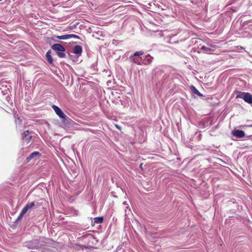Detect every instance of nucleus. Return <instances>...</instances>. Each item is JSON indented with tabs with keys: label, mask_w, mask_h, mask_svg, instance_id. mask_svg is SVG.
Segmentation results:
<instances>
[{
	"label": "nucleus",
	"mask_w": 252,
	"mask_h": 252,
	"mask_svg": "<svg viewBox=\"0 0 252 252\" xmlns=\"http://www.w3.org/2000/svg\"><path fill=\"white\" fill-rule=\"evenodd\" d=\"M40 153L38 152H34L30 154V155L27 158V161L29 162L32 159L36 157H39Z\"/></svg>",
	"instance_id": "6e6552de"
},
{
	"label": "nucleus",
	"mask_w": 252,
	"mask_h": 252,
	"mask_svg": "<svg viewBox=\"0 0 252 252\" xmlns=\"http://www.w3.org/2000/svg\"><path fill=\"white\" fill-rule=\"evenodd\" d=\"M46 58H47V59L48 62L50 63H51L53 62V59H52V56L51 55V52L50 51H48L46 53Z\"/></svg>",
	"instance_id": "4468645a"
},
{
	"label": "nucleus",
	"mask_w": 252,
	"mask_h": 252,
	"mask_svg": "<svg viewBox=\"0 0 252 252\" xmlns=\"http://www.w3.org/2000/svg\"><path fill=\"white\" fill-rule=\"evenodd\" d=\"M200 50L204 53H210L213 51V50L211 48L207 47L205 46H202L200 48Z\"/></svg>",
	"instance_id": "9b49d317"
},
{
	"label": "nucleus",
	"mask_w": 252,
	"mask_h": 252,
	"mask_svg": "<svg viewBox=\"0 0 252 252\" xmlns=\"http://www.w3.org/2000/svg\"><path fill=\"white\" fill-rule=\"evenodd\" d=\"M52 108L54 109V111L56 112V114L60 118H62L63 120H65L67 118V116L63 113L62 110L57 106L53 105L52 106Z\"/></svg>",
	"instance_id": "39448f33"
},
{
	"label": "nucleus",
	"mask_w": 252,
	"mask_h": 252,
	"mask_svg": "<svg viewBox=\"0 0 252 252\" xmlns=\"http://www.w3.org/2000/svg\"><path fill=\"white\" fill-rule=\"evenodd\" d=\"M123 204H124V205H127L126 202V201H124V202H123Z\"/></svg>",
	"instance_id": "412c9836"
},
{
	"label": "nucleus",
	"mask_w": 252,
	"mask_h": 252,
	"mask_svg": "<svg viewBox=\"0 0 252 252\" xmlns=\"http://www.w3.org/2000/svg\"><path fill=\"white\" fill-rule=\"evenodd\" d=\"M247 127H252V125H249V126H247Z\"/></svg>",
	"instance_id": "4be33fe9"
},
{
	"label": "nucleus",
	"mask_w": 252,
	"mask_h": 252,
	"mask_svg": "<svg viewBox=\"0 0 252 252\" xmlns=\"http://www.w3.org/2000/svg\"><path fill=\"white\" fill-rule=\"evenodd\" d=\"M236 97L243 99L248 103L252 104V94L249 93L238 92Z\"/></svg>",
	"instance_id": "f03ea898"
},
{
	"label": "nucleus",
	"mask_w": 252,
	"mask_h": 252,
	"mask_svg": "<svg viewBox=\"0 0 252 252\" xmlns=\"http://www.w3.org/2000/svg\"><path fill=\"white\" fill-rule=\"evenodd\" d=\"M70 38H75L76 39H79V36H78L77 35H76V34H68V38L69 39Z\"/></svg>",
	"instance_id": "f3484780"
},
{
	"label": "nucleus",
	"mask_w": 252,
	"mask_h": 252,
	"mask_svg": "<svg viewBox=\"0 0 252 252\" xmlns=\"http://www.w3.org/2000/svg\"><path fill=\"white\" fill-rule=\"evenodd\" d=\"M40 241L37 239L32 240L25 243V246L30 249H40L44 244H40Z\"/></svg>",
	"instance_id": "f257e3e1"
},
{
	"label": "nucleus",
	"mask_w": 252,
	"mask_h": 252,
	"mask_svg": "<svg viewBox=\"0 0 252 252\" xmlns=\"http://www.w3.org/2000/svg\"><path fill=\"white\" fill-rule=\"evenodd\" d=\"M22 137L24 142H26L27 144H29L32 138V136L29 134V130L24 131L22 134Z\"/></svg>",
	"instance_id": "423d86ee"
},
{
	"label": "nucleus",
	"mask_w": 252,
	"mask_h": 252,
	"mask_svg": "<svg viewBox=\"0 0 252 252\" xmlns=\"http://www.w3.org/2000/svg\"><path fill=\"white\" fill-rule=\"evenodd\" d=\"M190 89L193 94H195L199 96H203L202 94H201L194 86H191Z\"/></svg>",
	"instance_id": "9d476101"
},
{
	"label": "nucleus",
	"mask_w": 252,
	"mask_h": 252,
	"mask_svg": "<svg viewBox=\"0 0 252 252\" xmlns=\"http://www.w3.org/2000/svg\"><path fill=\"white\" fill-rule=\"evenodd\" d=\"M130 59L132 60V61L138 64H140L141 62V58H136L135 57H133V56H131L130 57Z\"/></svg>",
	"instance_id": "f8f14e48"
},
{
	"label": "nucleus",
	"mask_w": 252,
	"mask_h": 252,
	"mask_svg": "<svg viewBox=\"0 0 252 252\" xmlns=\"http://www.w3.org/2000/svg\"><path fill=\"white\" fill-rule=\"evenodd\" d=\"M55 38H57L59 39H62V40H65V39H68V34H65V35H57V36H54Z\"/></svg>",
	"instance_id": "2eb2a0df"
},
{
	"label": "nucleus",
	"mask_w": 252,
	"mask_h": 252,
	"mask_svg": "<svg viewBox=\"0 0 252 252\" xmlns=\"http://www.w3.org/2000/svg\"><path fill=\"white\" fill-rule=\"evenodd\" d=\"M21 120L19 118L15 120V123L17 125H19L21 124Z\"/></svg>",
	"instance_id": "6ab92c4d"
},
{
	"label": "nucleus",
	"mask_w": 252,
	"mask_h": 252,
	"mask_svg": "<svg viewBox=\"0 0 252 252\" xmlns=\"http://www.w3.org/2000/svg\"><path fill=\"white\" fill-rule=\"evenodd\" d=\"M82 52V48L79 45H76L74 47L73 53L76 55L80 56Z\"/></svg>",
	"instance_id": "1a4fd4ad"
},
{
	"label": "nucleus",
	"mask_w": 252,
	"mask_h": 252,
	"mask_svg": "<svg viewBox=\"0 0 252 252\" xmlns=\"http://www.w3.org/2000/svg\"><path fill=\"white\" fill-rule=\"evenodd\" d=\"M116 127L118 129H120V126H118V125H116Z\"/></svg>",
	"instance_id": "aec40b11"
},
{
	"label": "nucleus",
	"mask_w": 252,
	"mask_h": 252,
	"mask_svg": "<svg viewBox=\"0 0 252 252\" xmlns=\"http://www.w3.org/2000/svg\"><path fill=\"white\" fill-rule=\"evenodd\" d=\"M143 54H144V52H143L142 51H137V52H135L132 56H133V57L139 56L142 55Z\"/></svg>",
	"instance_id": "dca6fc26"
},
{
	"label": "nucleus",
	"mask_w": 252,
	"mask_h": 252,
	"mask_svg": "<svg viewBox=\"0 0 252 252\" xmlns=\"http://www.w3.org/2000/svg\"><path fill=\"white\" fill-rule=\"evenodd\" d=\"M35 203L34 202L27 203L26 206L22 210L19 217L17 218V220H20L24 215L28 211H29L34 206Z\"/></svg>",
	"instance_id": "20e7f679"
},
{
	"label": "nucleus",
	"mask_w": 252,
	"mask_h": 252,
	"mask_svg": "<svg viewBox=\"0 0 252 252\" xmlns=\"http://www.w3.org/2000/svg\"><path fill=\"white\" fill-rule=\"evenodd\" d=\"M146 58L147 61L148 62V63H150L152 62V60L153 59V58L152 57H151L149 55H147L146 57Z\"/></svg>",
	"instance_id": "a211bd4d"
},
{
	"label": "nucleus",
	"mask_w": 252,
	"mask_h": 252,
	"mask_svg": "<svg viewBox=\"0 0 252 252\" xmlns=\"http://www.w3.org/2000/svg\"><path fill=\"white\" fill-rule=\"evenodd\" d=\"M103 217H97L94 218V223H101L103 222Z\"/></svg>",
	"instance_id": "ddd939ff"
},
{
	"label": "nucleus",
	"mask_w": 252,
	"mask_h": 252,
	"mask_svg": "<svg viewBox=\"0 0 252 252\" xmlns=\"http://www.w3.org/2000/svg\"><path fill=\"white\" fill-rule=\"evenodd\" d=\"M232 135L237 138H243L245 136V132L241 130H234L232 131Z\"/></svg>",
	"instance_id": "0eeeda50"
},
{
	"label": "nucleus",
	"mask_w": 252,
	"mask_h": 252,
	"mask_svg": "<svg viewBox=\"0 0 252 252\" xmlns=\"http://www.w3.org/2000/svg\"><path fill=\"white\" fill-rule=\"evenodd\" d=\"M52 49L57 52L58 56L60 58H64L65 56L63 52L65 51V48L60 44H55L52 45Z\"/></svg>",
	"instance_id": "7ed1b4c3"
},
{
	"label": "nucleus",
	"mask_w": 252,
	"mask_h": 252,
	"mask_svg": "<svg viewBox=\"0 0 252 252\" xmlns=\"http://www.w3.org/2000/svg\"><path fill=\"white\" fill-rule=\"evenodd\" d=\"M2 0H0V1H1Z\"/></svg>",
	"instance_id": "5701e85b"
}]
</instances>
